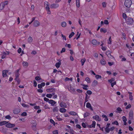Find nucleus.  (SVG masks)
Instances as JSON below:
<instances>
[{
    "label": "nucleus",
    "instance_id": "49",
    "mask_svg": "<svg viewBox=\"0 0 134 134\" xmlns=\"http://www.w3.org/2000/svg\"><path fill=\"white\" fill-rule=\"evenodd\" d=\"M5 118L8 119L10 120L11 119V117L9 115H7L5 116Z\"/></svg>",
    "mask_w": 134,
    "mask_h": 134
},
{
    "label": "nucleus",
    "instance_id": "64",
    "mask_svg": "<svg viewBox=\"0 0 134 134\" xmlns=\"http://www.w3.org/2000/svg\"><path fill=\"white\" fill-rule=\"evenodd\" d=\"M87 93L88 94H89V95H91L92 94V92L90 91V90H88V91H87Z\"/></svg>",
    "mask_w": 134,
    "mask_h": 134
},
{
    "label": "nucleus",
    "instance_id": "62",
    "mask_svg": "<svg viewBox=\"0 0 134 134\" xmlns=\"http://www.w3.org/2000/svg\"><path fill=\"white\" fill-rule=\"evenodd\" d=\"M21 115L24 116H26L27 115V114L26 112H24L21 114Z\"/></svg>",
    "mask_w": 134,
    "mask_h": 134
},
{
    "label": "nucleus",
    "instance_id": "21",
    "mask_svg": "<svg viewBox=\"0 0 134 134\" xmlns=\"http://www.w3.org/2000/svg\"><path fill=\"white\" fill-rule=\"evenodd\" d=\"M100 63L102 65H105L106 64V61L104 59H103L100 60Z\"/></svg>",
    "mask_w": 134,
    "mask_h": 134
},
{
    "label": "nucleus",
    "instance_id": "7",
    "mask_svg": "<svg viewBox=\"0 0 134 134\" xmlns=\"http://www.w3.org/2000/svg\"><path fill=\"white\" fill-rule=\"evenodd\" d=\"M133 117V111L132 110H130L129 115V118L130 119H132Z\"/></svg>",
    "mask_w": 134,
    "mask_h": 134
},
{
    "label": "nucleus",
    "instance_id": "40",
    "mask_svg": "<svg viewBox=\"0 0 134 134\" xmlns=\"http://www.w3.org/2000/svg\"><path fill=\"white\" fill-rule=\"evenodd\" d=\"M75 34V33L74 32H72L70 34L69 36V37L70 38L72 37Z\"/></svg>",
    "mask_w": 134,
    "mask_h": 134
},
{
    "label": "nucleus",
    "instance_id": "20",
    "mask_svg": "<svg viewBox=\"0 0 134 134\" xmlns=\"http://www.w3.org/2000/svg\"><path fill=\"white\" fill-rule=\"evenodd\" d=\"M86 107L87 108H90V109L92 110H93V109L92 108V107H91V104L88 103H86Z\"/></svg>",
    "mask_w": 134,
    "mask_h": 134
},
{
    "label": "nucleus",
    "instance_id": "14",
    "mask_svg": "<svg viewBox=\"0 0 134 134\" xmlns=\"http://www.w3.org/2000/svg\"><path fill=\"white\" fill-rule=\"evenodd\" d=\"M86 59L85 58L82 59L80 60V62L81 63V65L83 66L84 65V64L86 61Z\"/></svg>",
    "mask_w": 134,
    "mask_h": 134
},
{
    "label": "nucleus",
    "instance_id": "4",
    "mask_svg": "<svg viewBox=\"0 0 134 134\" xmlns=\"http://www.w3.org/2000/svg\"><path fill=\"white\" fill-rule=\"evenodd\" d=\"M115 79L114 78H112L111 79L108 80V82L111 83L112 87H113L116 84V82L115 81Z\"/></svg>",
    "mask_w": 134,
    "mask_h": 134
},
{
    "label": "nucleus",
    "instance_id": "54",
    "mask_svg": "<svg viewBox=\"0 0 134 134\" xmlns=\"http://www.w3.org/2000/svg\"><path fill=\"white\" fill-rule=\"evenodd\" d=\"M101 49L103 51H105L107 49V47H106L102 46L101 48Z\"/></svg>",
    "mask_w": 134,
    "mask_h": 134
},
{
    "label": "nucleus",
    "instance_id": "44",
    "mask_svg": "<svg viewBox=\"0 0 134 134\" xmlns=\"http://www.w3.org/2000/svg\"><path fill=\"white\" fill-rule=\"evenodd\" d=\"M98 82L96 80H94L93 82V84L95 86L97 85L98 84Z\"/></svg>",
    "mask_w": 134,
    "mask_h": 134
},
{
    "label": "nucleus",
    "instance_id": "11",
    "mask_svg": "<svg viewBox=\"0 0 134 134\" xmlns=\"http://www.w3.org/2000/svg\"><path fill=\"white\" fill-rule=\"evenodd\" d=\"M122 120L124 122V125H126L127 124L126 121L127 119L124 116H123L122 118Z\"/></svg>",
    "mask_w": 134,
    "mask_h": 134
},
{
    "label": "nucleus",
    "instance_id": "32",
    "mask_svg": "<svg viewBox=\"0 0 134 134\" xmlns=\"http://www.w3.org/2000/svg\"><path fill=\"white\" fill-rule=\"evenodd\" d=\"M32 41V37H30L28 39V42L29 43H31Z\"/></svg>",
    "mask_w": 134,
    "mask_h": 134
},
{
    "label": "nucleus",
    "instance_id": "10",
    "mask_svg": "<svg viewBox=\"0 0 134 134\" xmlns=\"http://www.w3.org/2000/svg\"><path fill=\"white\" fill-rule=\"evenodd\" d=\"M45 83L44 82H43L41 83L40 84H38V87L39 88H42L43 87L45 86Z\"/></svg>",
    "mask_w": 134,
    "mask_h": 134
},
{
    "label": "nucleus",
    "instance_id": "24",
    "mask_svg": "<svg viewBox=\"0 0 134 134\" xmlns=\"http://www.w3.org/2000/svg\"><path fill=\"white\" fill-rule=\"evenodd\" d=\"M100 31L101 32L105 33L107 31V30L104 28H102L100 29Z\"/></svg>",
    "mask_w": 134,
    "mask_h": 134
},
{
    "label": "nucleus",
    "instance_id": "51",
    "mask_svg": "<svg viewBox=\"0 0 134 134\" xmlns=\"http://www.w3.org/2000/svg\"><path fill=\"white\" fill-rule=\"evenodd\" d=\"M122 37L124 39H126V35L125 33H122Z\"/></svg>",
    "mask_w": 134,
    "mask_h": 134
},
{
    "label": "nucleus",
    "instance_id": "31",
    "mask_svg": "<svg viewBox=\"0 0 134 134\" xmlns=\"http://www.w3.org/2000/svg\"><path fill=\"white\" fill-rule=\"evenodd\" d=\"M60 111L62 113H64L66 112V109L64 108H61L60 109Z\"/></svg>",
    "mask_w": 134,
    "mask_h": 134
},
{
    "label": "nucleus",
    "instance_id": "9",
    "mask_svg": "<svg viewBox=\"0 0 134 134\" xmlns=\"http://www.w3.org/2000/svg\"><path fill=\"white\" fill-rule=\"evenodd\" d=\"M57 60L58 61V62L55 65L56 67L57 68H58L60 66V65L61 64V60L60 59H58Z\"/></svg>",
    "mask_w": 134,
    "mask_h": 134
},
{
    "label": "nucleus",
    "instance_id": "19",
    "mask_svg": "<svg viewBox=\"0 0 134 134\" xmlns=\"http://www.w3.org/2000/svg\"><path fill=\"white\" fill-rule=\"evenodd\" d=\"M20 112V110L19 109H15L13 111V113L15 114H17Z\"/></svg>",
    "mask_w": 134,
    "mask_h": 134
},
{
    "label": "nucleus",
    "instance_id": "5",
    "mask_svg": "<svg viewBox=\"0 0 134 134\" xmlns=\"http://www.w3.org/2000/svg\"><path fill=\"white\" fill-rule=\"evenodd\" d=\"M59 5L56 3H53L51 4L50 5V8L51 9H56L59 7Z\"/></svg>",
    "mask_w": 134,
    "mask_h": 134
},
{
    "label": "nucleus",
    "instance_id": "47",
    "mask_svg": "<svg viewBox=\"0 0 134 134\" xmlns=\"http://www.w3.org/2000/svg\"><path fill=\"white\" fill-rule=\"evenodd\" d=\"M90 115V113H85L83 115L84 118H85L87 116Z\"/></svg>",
    "mask_w": 134,
    "mask_h": 134
},
{
    "label": "nucleus",
    "instance_id": "41",
    "mask_svg": "<svg viewBox=\"0 0 134 134\" xmlns=\"http://www.w3.org/2000/svg\"><path fill=\"white\" fill-rule=\"evenodd\" d=\"M66 23L65 22H62L61 23L62 26L63 27H65L66 26Z\"/></svg>",
    "mask_w": 134,
    "mask_h": 134
},
{
    "label": "nucleus",
    "instance_id": "43",
    "mask_svg": "<svg viewBox=\"0 0 134 134\" xmlns=\"http://www.w3.org/2000/svg\"><path fill=\"white\" fill-rule=\"evenodd\" d=\"M112 124L118 125H119V123L117 121H115L112 122Z\"/></svg>",
    "mask_w": 134,
    "mask_h": 134
},
{
    "label": "nucleus",
    "instance_id": "36",
    "mask_svg": "<svg viewBox=\"0 0 134 134\" xmlns=\"http://www.w3.org/2000/svg\"><path fill=\"white\" fill-rule=\"evenodd\" d=\"M95 75V77L96 79H100L102 78V76L100 75Z\"/></svg>",
    "mask_w": 134,
    "mask_h": 134
},
{
    "label": "nucleus",
    "instance_id": "3",
    "mask_svg": "<svg viewBox=\"0 0 134 134\" xmlns=\"http://www.w3.org/2000/svg\"><path fill=\"white\" fill-rule=\"evenodd\" d=\"M124 4L126 7L129 8L132 4V1L131 0H126Z\"/></svg>",
    "mask_w": 134,
    "mask_h": 134
},
{
    "label": "nucleus",
    "instance_id": "50",
    "mask_svg": "<svg viewBox=\"0 0 134 134\" xmlns=\"http://www.w3.org/2000/svg\"><path fill=\"white\" fill-rule=\"evenodd\" d=\"M117 110L118 111V112L119 113H120V112L122 111L120 107L117 108Z\"/></svg>",
    "mask_w": 134,
    "mask_h": 134
},
{
    "label": "nucleus",
    "instance_id": "28",
    "mask_svg": "<svg viewBox=\"0 0 134 134\" xmlns=\"http://www.w3.org/2000/svg\"><path fill=\"white\" fill-rule=\"evenodd\" d=\"M92 43L93 45H96L97 43V41L95 40H93L92 41Z\"/></svg>",
    "mask_w": 134,
    "mask_h": 134
},
{
    "label": "nucleus",
    "instance_id": "23",
    "mask_svg": "<svg viewBox=\"0 0 134 134\" xmlns=\"http://www.w3.org/2000/svg\"><path fill=\"white\" fill-rule=\"evenodd\" d=\"M107 43L108 44H111L112 40L111 39V37L110 36L109 39L107 40Z\"/></svg>",
    "mask_w": 134,
    "mask_h": 134
},
{
    "label": "nucleus",
    "instance_id": "60",
    "mask_svg": "<svg viewBox=\"0 0 134 134\" xmlns=\"http://www.w3.org/2000/svg\"><path fill=\"white\" fill-rule=\"evenodd\" d=\"M131 57L132 58H134V53H132L130 54Z\"/></svg>",
    "mask_w": 134,
    "mask_h": 134
},
{
    "label": "nucleus",
    "instance_id": "63",
    "mask_svg": "<svg viewBox=\"0 0 134 134\" xmlns=\"http://www.w3.org/2000/svg\"><path fill=\"white\" fill-rule=\"evenodd\" d=\"M53 134H58V131L57 130L54 131L53 132Z\"/></svg>",
    "mask_w": 134,
    "mask_h": 134
},
{
    "label": "nucleus",
    "instance_id": "42",
    "mask_svg": "<svg viewBox=\"0 0 134 134\" xmlns=\"http://www.w3.org/2000/svg\"><path fill=\"white\" fill-rule=\"evenodd\" d=\"M85 80L88 83H89L91 82V81L90 79L88 77L86 78Z\"/></svg>",
    "mask_w": 134,
    "mask_h": 134
},
{
    "label": "nucleus",
    "instance_id": "13",
    "mask_svg": "<svg viewBox=\"0 0 134 134\" xmlns=\"http://www.w3.org/2000/svg\"><path fill=\"white\" fill-rule=\"evenodd\" d=\"M81 85L83 86L82 88L84 90H87L88 89V86L87 85L81 84Z\"/></svg>",
    "mask_w": 134,
    "mask_h": 134
},
{
    "label": "nucleus",
    "instance_id": "37",
    "mask_svg": "<svg viewBox=\"0 0 134 134\" xmlns=\"http://www.w3.org/2000/svg\"><path fill=\"white\" fill-rule=\"evenodd\" d=\"M69 114L72 115H75L77 114L74 111H70L69 112Z\"/></svg>",
    "mask_w": 134,
    "mask_h": 134
},
{
    "label": "nucleus",
    "instance_id": "27",
    "mask_svg": "<svg viewBox=\"0 0 134 134\" xmlns=\"http://www.w3.org/2000/svg\"><path fill=\"white\" fill-rule=\"evenodd\" d=\"M60 105L62 107L66 108L67 106L66 104L63 102L60 103Z\"/></svg>",
    "mask_w": 134,
    "mask_h": 134
},
{
    "label": "nucleus",
    "instance_id": "26",
    "mask_svg": "<svg viewBox=\"0 0 134 134\" xmlns=\"http://www.w3.org/2000/svg\"><path fill=\"white\" fill-rule=\"evenodd\" d=\"M8 72L7 70H3V77H6L7 76V73Z\"/></svg>",
    "mask_w": 134,
    "mask_h": 134
},
{
    "label": "nucleus",
    "instance_id": "33",
    "mask_svg": "<svg viewBox=\"0 0 134 134\" xmlns=\"http://www.w3.org/2000/svg\"><path fill=\"white\" fill-rule=\"evenodd\" d=\"M19 70H16L15 72V75L16 78H18L19 75Z\"/></svg>",
    "mask_w": 134,
    "mask_h": 134
},
{
    "label": "nucleus",
    "instance_id": "30",
    "mask_svg": "<svg viewBox=\"0 0 134 134\" xmlns=\"http://www.w3.org/2000/svg\"><path fill=\"white\" fill-rule=\"evenodd\" d=\"M23 65L25 67H27L28 65V63L26 62H24L23 63Z\"/></svg>",
    "mask_w": 134,
    "mask_h": 134
},
{
    "label": "nucleus",
    "instance_id": "57",
    "mask_svg": "<svg viewBox=\"0 0 134 134\" xmlns=\"http://www.w3.org/2000/svg\"><path fill=\"white\" fill-rule=\"evenodd\" d=\"M65 49L64 48H62V50L60 51V53H62L65 52Z\"/></svg>",
    "mask_w": 134,
    "mask_h": 134
},
{
    "label": "nucleus",
    "instance_id": "1",
    "mask_svg": "<svg viewBox=\"0 0 134 134\" xmlns=\"http://www.w3.org/2000/svg\"><path fill=\"white\" fill-rule=\"evenodd\" d=\"M44 5L47 14H50L51 13V12L50 10L49 3L47 1H45L44 3Z\"/></svg>",
    "mask_w": 134,
    "mask_h": 134
},
{
    "label": "nucleus",
    "instance_id": "58",
    "mask_svg": "<svg viewBox=\"0 0 134 134\" xmlns=\"http://www.w3.org/2000/svg\"><path fill=\"white\" fill-rule=\"evenodd\" d=\"M104 23L105 24H108L109 22L108 20H105L104 21Z\"/></svg>",
    "mask_w": 134,
    "mask_h": 134
},
{
    "label": "nucleus",
    "instance_id": "59",
    "mask_svg": "<svg viewBox=\"0 0 134 134\" xmlns=\"http://www.w3.org/2000/svg\"><path fill=\"white\" fill-rule=\"evenodd\" d=\"M65 46H67L68 48H70L71 47V45L70 44H66Z\"/></svg>",
    "mask_w": 134,
    "mask_h": 134
},
{
    "label": "nucleus",
    "instance_id": "15",
    "mask_svg": "<svg viewBox=\"0 0 134 134\" xmlns=\"http://www.w3.org/2000/svg\"><path fill=\"white\" fill-rule=\"evenodd\" d=\"M35 79L37 81L40 80H41V81H43L40 76H37L36 77H35Z\"/></svg>",
    "mask_w": 134,
    "mask_h": 134
},
{
    "label": "nucleus",
    "instance_id": "34",
    "mask_svg": "<svg viewBox=\"0 0 134 134\" xmlns=\"http://www.w3.org/2000/svg\"><path fill=\"white\" fill-rule=\"evenodd\" d=\"M132 94L131 92L129 93V98L130 100H132L133 99V97L132 95Z\"/></svg>",
    "mask_w": 134,
    "mask_h": 134
},
{
    "label": "nucleus",
    "instance_id": "48",
    "mask_svg": "<svg viewBox=\"0 0 134 134\" xmlns=\"http://www.w3.org/2000/svg\"><path fill=\"white\" fill-rule=\"evenodd\" d=\"M50 122L52 124H53L54 125H55V123L53 119H51L50 120Z\"/></svg>",
    "mask_w": 134,
    "mask_h": 134
},
{
    "label": "nucleus",
    "instance_id": "29",
    "mask_svg": "<svg viewBox=\"0 0 134 134\" xmlns=\"http://www.w3.org/2000/svg\"><path fill=\"white\" fill-rule=\"evenodd\" d=\"M4 4L1 3L0 5V10H2L5 7Z\"/></svg>",
    "mask_w": 134,
    "mask_h": 134
},
{
    "label": "nucleus",
    "instance_id": "45",
    "mask_svg": "<svg viewBox=\"0 0 134 134\" xmlns=\"http://www.w3.org/2000/svg\"><path fill=\"white\" fill-rule=\"evenodd\" d=\"M81 34L80 33L79 34V32H77V34H76V36H77V37L76 38V40H77L80 37V35H81Z\"/></svg>",
    "mask_w": 134,
    "mask_h": 134
},
{
    "label": "nucleus",
    "instance_id": "52",
    "mask_svg": "<svg viewBox=\"0 0 134 134\" xmlns=\"http://www.w3.org/2000/svg\"><path fill=\"white\" fill-rule=\"evenodd\" d=\"M62 36L63 38V40H64L65 41L66 40V36L65 35H63V34L61 35Z\"/></svg>",
    "mask_w": 134,
    "mask_h": 134
},
{
    "label": "nucleus",
    "instance_id": "8",
    "mask_svg": "<svg viewBox=\"0 0 134 134\" xmlns=\"http://www.w3.org/2000/svg\"><path fill=\"white\" fill-rule=\"evenodd\" d=\"M93 118L96 120V121H100L101 120V119L97 115H96L93 117Z\"/></svg>",
    "mask_w": 134,
    "mask_h": 134
},
{
    "label": "nucleus",
    "instance_id": "46",
    "mask_svg": "<svg viewBox=\"0 0 134 134\" xmlns=\"http://www.w3.org/2000/svg\"><path fill=\"white\" fill-rule=\"evenodd\" d=\"M96 122L95 121H93L92 124V127H95L96 126Z\"/></svg>",
    "mask_w": 134,
    "mask_h": 134
},
{
    "label": "nucleus",
    "instance_id": "16",
    "mask_svg": "<svg viewBox=\"0 0 134 134\" xmlns=\"http://www.w3.org/2000/svg\"><path fill=\"white\" fill-rule=\"evenodd\" d=\"M7 123V122L5 121H0V126H2L5 125Z\"/></svg>",
    "mask_w": 134,
    "mask_h": 134
},
{
    "label": "nucleus",
    "instance_id": "53",
    "mask_svg": "<svg viewBox=\"0 0 134 134\" xmlns=\"http://www.w3.org/2000/svg\"><path fill=\"white\" fill-rule=\"evenodd\" d=\"M120 58H121V61H124L126 60V59L124 57H123L122 56H120Z\"/></svg>",
    "mask_w": 134,
    "mask_h": 134
},
{
    "label": "nucleus",
    "instance_id": "22",
    "mask_svg": "<svg viewBox=\"0 0 134 134\" xmlns=\"http://www.w3.org/2000/svg\"><path fill=\"white\" fill-rule=\"evenodd\" d=\"M54 93H53L52 94H48L46 95V96L48 98H51L54 95Z\"/></svg>",
    "mask_w": 134,
    "mask_h": 134
},
{
    "label": "nucleus",
    "instance_id": "38",
    "mask_svg": "<svg viewBox=\"0 0 134 134\" xmlns=\"http://www.w3.org/2000/svg\"><path fill=\"white\" fill-rule=\"evenodd\" d=\"M111 52L109 51H107L106 52V54L108 57H110V55Z\"/></svg>",
    "mask_w": 134,
    "mask_h": 134
},
{
    "label": "nucleus",
    "instance_id": "55",
    "mask_svg": "<svg viewBox=\"0 0 134 134\" xmlns=\"http://www.w3.org/2000/svg\"><path fill=\"white\" fill-rule=\"evenodd\" d=\"M56 118L59 121H61L62 120V119L58 116H56Z\"/></svg>",
    "mask_w": 134,
    "mask_h": 134
},
{
    "label": "nucleus",
    "instance_id": "6",
    "mask_svg": "<svg viewBox=\"0 0 134 134\" xmlns=\"http://www.w3.org/2000/svg\"><path fill=\"white\" fill-rule=\"evenodd\" d=\"M5 126L8 128H12L14 127L15 126V125L14 124H12L10 123L7 122V124H5Z\"/></svg>",
    "mask_w": 134,
    "mask_h": 134
},
{
    "label": "nucleus",
    "instance_id": "56",
    "mask_svg": "<svg viewBox=\"0 0 134 134\" xmlns=\"http://www.w3.org/2000/svg\"><path fill=\"white\" fill-rule=\"evenodd\" d=\"M37 83L35 80L34 81V85L35 87H36L37 86Z\"/></svg>",
    "mask_w": 134,
    "mask_h": 134
},
{
    "label": "nucleus",
    "instance_id": "18",
    "mask_svg": "<svg viewBox=\"0 0 134 134\" xmlns=\"http://www.w3.org/2000/svg\"><path fill=\"white\" fill-rule=\"evenodd\" d=\"M39 25V23L37 20L35 21L34 23V25L35 26H37Z\"/></svg>",
    "mask_w": 134,
    "mask_h": 134
},
{
    "label": "nucleus",
    "instance_id": "17",
    "mask_svg": "<svg viewBox=\"0 0 134 134\" xmlns=\"http://www.w3.org/2000/svg\"><path fill=\"white\" fill-rule=\"evenodd\" d=\"M80 0H76V6L77 8H79L80 6Z\"/></svg>",
    "mask_w": 134,
    "mask_h": 134
},
{
    "label": "nucleus",
    "instance_id": "25",
    "mask_svg": "<svg viewBox=\"0 0 134 134\" xmlns=\"http://www.w3.org/2000/svg\"><path fill=\"white\" fill-rule=\"evenodd\" d=\"M102 117L104 118V120L106 121H107L108 120V119L107 118V116L105 115H102Z\"/></svg>",
    "mask_w": 134,
    "mask_h": 134
},
{
    "label": "nucleus",
    "instance_id": "35",
    "mask_svg": "<svg viewBox=\"0 0 134 134\" xmlns=\"http://www.w3.org/2000/svg\"><path fill=\"white\" fill-rule=\"evenodd\" d=\"M105 131L107 133H108L110 131V128L109 127H106L105 129Z\"/></svg>",
    "mask_w": 134,
    "mask_h": 134
},
{
    "label": "nucleus",
    "instance_id": "61",
    "mask_svg": "<svg viewBox=\"0 0 134 134\" xmlns=\"http://www.w3.org/2000/svg\"><path fill=\"white\" fill-rule=\"evenodd\" d=\"M40 107L39 106H35L34 108L36 109H40Z\"/></svg>",
    "mask_w": 134,
    "mask_h": 134
},
{
    "label": "nucleus",
    "instance_id": "2",
    "mask_svg": "<svg viewBox=\"0 0 134 134\" xmlns=\"http://www.w3.org/2000/svg\"><path fill=\"white\" fill-rule=\"evenodd\" d=\"M124 19L128 24L131 25L133 22V19L131 17H124Z\"/></svg>",
    "mask_w": 134,
    "mask_h": 134
},
{
    "label": "nucleus",
    "instance_id": "39",
    "mask_svg": "<svg viewBox=\"0 0 134 134\" xmlns=\"http://www.w3.org/2000/svg\"><path fill=\"white\" fill-rule=\"evenodd\" d=\"M21 105L23 107L25 108H29V106L23 103L21 104Z\"/></svg>",
    "mask_w": 134,
    "mask_h": 134
},
{
    "label": "nucleus",
    "instance_id": "12",
    "mask_svg": "<svg viewBox=\"0 0 134 134\" xmlns=\"http://www.w3.org/2000/svg\"><path fill=\"white\" fill-rule=\"evenodd\" d=\"M48 103L51 104V105L53 106L55 104L56 102L54 100H50L48 102Z\"/></svg>",
    "mask_w": 134,
    "mask_h": 134
}]
</instances>
